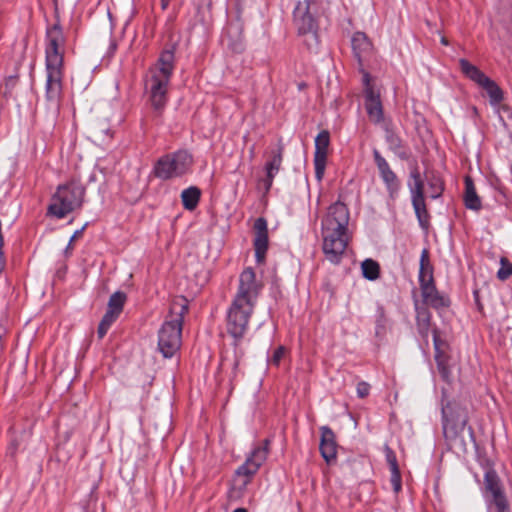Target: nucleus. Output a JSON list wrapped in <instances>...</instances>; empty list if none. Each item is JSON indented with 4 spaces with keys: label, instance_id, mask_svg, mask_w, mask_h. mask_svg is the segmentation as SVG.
<instances>
[{
    "label": "nucleus",
    "instance_id": "nucleus-42",
    "mask_svg": "<svg viewBox=\"0 0 512 512\" xmlns=\"http://www.w3.org/2000/svg\"><path fill=\"white\" fill-rule=\"evenodd\" d=\"M18 81V78L16 76H10L7 80H6V86L7 87H14L16 85Z\"/></svg>",
    "mask_w": 512,
    "mask_h": 512
},
{
    "label": "nucleus",
    "instance_id": "nucleus-12",
    "mask_svg": "<svg viewBox=\"0 0 512 512\" xmlns=\"http://www.w3.org/2000/svg\"><path fill=\"white\" fill-rule=\"evenodd\" d=\"M373 158L377 166L379 176L385 185L389 200L395 201L401 190L400 179L377 149H373Z\"/></svg>",
    "mask_w": 512,
    "mask_h": 512
},
{
    "label": "nucleus",
    "instance_id": "nucleus-3",
    "mask_svg": "<svg viewBox=\"0 0 512 512\" xmlns=\"http://www.w3.org/2000/svg\"><path fill=\"white\" fill-rule=\"evenodd\" d=\"M350 214L342 202L332 204L322 219L323 253L328 261L339 264L349 243Z\"/></svg>",
    "mask_w": 512,
    "mask_h": 512
},
{
    "label": "nucleus",
    "instance_id": "nucleus-16",
    "mask_svg": "<svg viewBox=\"0 0 512 512\" xmlns=\"http://www.w3.org/2000/svg\"><path fill=\"white\" fill-rule=\"evenodd\" d=\"M255 237L253 246L255 250V259L258 264L265 260L266 252L268 250V228L267 221L263 217H259L254 222Z\"/></svg>",
    "mask_w": 512,
    "mask_h": 512
},
{
    "label": "nucleus",
    "instance_id": "nucleus-32",
    "mask_svg": "<svg viewBox=\"0 0 512 512\" xmlns=\"http://www.w3.org/2000/svg\"><path fill=\"white\" fill-rule=\"evenodd\" d=\"M500 264L501 267L497 272V277L500 280L505 281L512 276V264L506 258H501Z\"/></svg>",
    "mask_w": 512,
    "mask_h": 512
},
{
    "label": "nucleus",
    "instance_id": "nucleus-26",
    "mask_svg": "<svg viewBox=\"0 0 512 512\" xmlns=\"http://www.w3.org/2000/svg\"><path fill=\"white\" fill-rule=\"evenodd\" d=\"M481 87L486 91L493 107H497L502 102L503 91L494 80L488 78Z\"/></svg>",
    "mask_w": 512,
    "mask_h": 512
},
{
    "label": "nucleus",
    "instance_id": "nucleus-34",
    "mask_svg": "<svg viewBox=\"0 0 512 512\" xmlns=\"http://www.w3.org/2000/svg\"><path fill=\"white\" fill-rule=\"evenodd\" d=\"M94 136L97 139L104 141L105 138H112V132L105 124L100 123L94 127Z\"/></svg>",
    "mask_w": 512,
    "mask_h": 512
},
{
    "label": "nucleus",
    "instance_id": "nucleus-17",
    "mask_svg": "<svg viewBox=\"0 0 512 512\" xmlns=\"http://www.w3.org/2000/svg\"><path fill=\"white\" fill-rule=\"evenodd\" d=\"M283 146L278 145L276 150L271 151L270 159L265 164V177L261 180L263 183L265 192H269L272 187L273 180L277 173L280 171L283 161Z\"/></svg>",
    "mask_w": 512,
    "mask_h": 512
},
{
    "label": "nucleus",
    "instance_id": "nucleus-36",
    "mask_svg": "<svg viewBox=\"0 0 512 512\" xmlns=\"http://www.w3.org/2000/svg\"><path fill=\"white\" fill-rule=\"evenodd\" d=\"M285 353H286V349L284 346H279L278 348H276L275 351L273 352L272 357L269 360L270 364H272L274 366H279Z\"/></svg>",
    "mask_w": 512,
    "mask_h": 512
},
{
    "label": "nucleus",
    "instance_id": "nucleus-13",
    "mask_svg": "<svg viewBox=\"0 0 512 512\" xmlns=\"http://www.w3.org/2000/svg\"><path fill=\"white\" fill-rule=\"evenodd\" d=\"M484 498L489 508L491 505L508 501L502 482L493 469L487 470L484 475Z\"/></svg>",
    "mask_w": 512,
    "mask_h": 512
},
{
    "label": "nucleus",
    "instance_id": "nucleus-18",
    "mask_svg": "<svg viewBox=\"0 0 512 512\" xmlns=\"http://www.w3.org/2000/svg\"><path fill=\"white\" fill-rule=\"evenodd\" d=\"M321 438L319 450L321 456L327 463H331L336 460L337 456V443L334 432L328 426H322L320 428Z\"/></svg>",
    "mask_w": 512,
    "mask_h": 512
},
{
    "label": "nucleus",
    "instance_id": "nucleus-10",
    "mask_svg": "<svg viewBox=\"0 0 512 512\" xmlns=\"http://www.w3.org/2000/svg\"><path fill=\"white\" fill-rule=\"evenodd\" d=\"M294 24L298 36L311 51L319 47L318 23L309 11L308 2H299L294 9Z\"/></svg>",
    "mask_w": 512,
    "mask_h": 512
},
{
    "label": "nucleus",
    "instance_id": "nucleus-49",
    "mask_svg": "<svg viewBox=\"0 0 512 512\" xmlns=\"http://www.w3.org/2000/svg\"><path fill=\"white\" fill-rule=\"evenodd\" d=\"M441 43H442V44H444V45H447V40L443 37V38L441 39Z\"/></svg>",
    "mask_w": 512,
    "mask_h": 512
},
{
    "label": "nucleus",
    "instance_id": "nucleus-22",
    "mask_svg": "<svg viewBox=\"0 0 512 512\" xmlns=\"http://www.w3.org/2000/svg\"><path fill=\"white\" fill-rule=\"evenodd\" d=\"M465 183V194H464V201L465 206L468 209L478 211L481 209V200L479 196L476 193V189L474 186V182L470 176H466L464 179Z\"/></svg>",
    "mask_w": 512,
    "mask_h": 512
},
{
    "label": "nucleus",
    "instance_id": "nucleus-27",
    "mask_svg": "<svg viewBox=\"0 0 512 512\" xmlns=\"http://www.w3.org/2000/svg\"><path fill=\"white\" fill-rule=\"evenodd\" d=\"M385 129V140L390 148L395 154H397L402 159L406 158L405 154H401L399 150L402 148V140L401 138L387 125L384 127Z\"/></svg>",
    "mask_w": 512,
    "mask_h": 512
},
{
    "label": "nucleus",
    "instance_id": "nucleus-19",
    "mask_svg": "<svg viewBox=\"0 0 512 512\" xmlns=\"http://www.w3.org/2000/svg\"><path fill=\"white\" fill-rule=\"evenodd\" d=\"M411 202L414 208L419 225L423 229L429 226V214L425 204L424 192L411 194Z\"/></svg>",
    "mask_w": 512,
    "mask_h": 512
},
{
    "label": "nucleus",
    "instance_id": "nucleus-37",
    "mask_svg": "<svg viewBox=\"0 0 512 512\" xmlns=\"http://www.w3.org/2000/svg\"><path fill=\"white\" fill-rule=\"evenodd\" d=\"M385 456L390 470H393V468H399L396 455L391 448L386 447Z\"/></svg>",
    "mask_w": 512,
    "mask_h": 512
},
{
    "label": "nucleus",
    "instance_id": "nucleus-28",
    "mask_svg": "<svg viewBox=\"0 0 512 512\" xmlns=\"http://www.w3.org/2000/svg\"><path fill=\"white\" fill-rule=\"evenodd\" d=\"M361 269L363 277L367 280L374 281L379 278L380 266L375 260L365 259L361 264Z\"/></svg>",
    "mask_w": 512,
    "mask_h": 512
},
{
    "label": "nucleus",
    "instance_id": "nucleus-4",
    "mask_svg": "<svg viewBox=\"0 0 512 512\" xmlns=\"http://www.w3.org/2000/svg\"><path fill=\"white\" fill-rule=\"evenodd\" d=\"M175 44L165 48L156 64L150 68L146 89L154 113L159 117L167 102L168 85L174 70Z\"/></svg>",
    "mask_w": 512,
    "mask_h": 512
},
{
    "label": "nucleus",
    "instance_id": "nucleus-9",
    "mask_svg": "<svg viewBox=\"0 0 512 512\" xmlns=\"http://www.w3.org/2000/svg\"><path fill=\"white\" fill-rule=\"evenodd\" d=\"M193 163L192 155L185 150L160 157L154 165L153 173L161 180H169L186 174Z\"/></svg>",
    "mask_w": 512,
    "mask_h": 512
},
{
    "label": "nucleus",
    "instance_id": "nucleus-47",
    "mask_svg": "<svg viewBox=\"0 0 512 512\" xmlns=\"http://www.w3.org/2000/svg\"><path fill=\"white\" fill-rule=\"evenodd\" d=\"M233 512H247L245 508H237Z\"/></svg>",
    "mask_w": 512,
    "mask_h": 512
},
{
    "label": "nucleus",
    "instance_id": "nucleus-31",
    "mask_svg": "<svg viewBox=\"0 0 512 512\" xmlns=\"http://www.w3.org/2000/svg\"><path fill=\"white\" fill-rule=\"evenodd\" d=\"M428 188L430 191L431 198L436 199V198L440 197L444 190L443 182H442L441 178L438 176H435V175L431 176L428 179Z\"/></svg>",
    "mask_w": 512,
    "mask_h": 512
},
{
    "label": "nucleus",
    "instance_id": "nucleus-46",
    "mask_svg": "<svg viewBox=\"0 0 512 512\" xmlns=\"http://www.w3.org/2000/svg\"><path fill=\"white\" fill-rule=\"evenodd\" d=\"M86 225H84L80 230L76 231L73 235V237L71 238V240H73L75 237L79 236V234L82 233V231L85 229Z\"/></svg>",
    "mask_w": 512,
    "mask_h": 512
},
{
    "label": "nucleus",
    "instance_id": "nucleus-50",
    "mask_svg": "<svg viewBox=\"0 0 512 512\" xmlns=\"http://www.w3.org/2000/svg\"><path fill=\"white\" fill-rule=\"evenodd\" d=\"M474 296L477 299V297H478V292L477 291H474Z\"/></svg>",
    "mask_w": 512,
    "mask_h": 512
},
{
    "label": "nucleus",
    "instance_id": "nucleus-6",
    "mask_svg": "<svg viewBox=\"0 0 512 512\" xmlns=\"http://www.w3.org/2000/svg\"><path fill=\"white\" fill-rule=\"evenodd\" d=\"M84 196L85 187L80 181L72 179L68 183L58 186L52 196L48 212L58 219H63L69 213L82 207Z\"/></svg>",
    "mask_w": 512,
    "mask_h": 512
},
{
    "label": "nucleus",
    "instance_id": "nucleus-21",
    "mask_svg": "<svg viewBox=\"0 0 512 512\" xmlns=\"http://www.w3.org/2000/svg\"><path fill=\"white\" fill-rule=\"evenodd\" d=\"M352 49L356 57L361 60L372 49V44L365 33L355 32L351 39Z\"/></svg>",
    "mask_w": 512,
    "mask_h": 512
},
{
    "label": "nucleus",
    "instance_id": "nucleus-11",
    "mask_svg": "<svg viewBox=\"0 0 512 512\" xmlns=\"http://www.w3.org/2000/svg\"><path fill=\"white\" fill-rule=\"evenodd\" d=\"M269 443L270 441L265 439L262 445L255 446L247 456L245 462L237 468L236 475L244 478V486L250 483L252 477L266 461L269 453Z\"/></svg>",
    "mask_w": 512,
    "mask_h": 512
},
{
    "label": "nucleus",
    "instance_id": "nucleus-38",
    "mask_svg": "<svg viewBox=\"0 0 512 512\" xmlns=\"http://www.w3.org/2000/svg\"><path fill=\"white\" fill-rule=\"evenodd\" d=\"M356 392L359 398H365L370 393V385L365 381H360L357 384Z\"/></svg>",
    "mask_w": 512,
    "mask_h": 512
},
{
    "label": "nucleus",
    "instance_id": "nucleus-40",
    "mask_svg": "<svg viewBox=\"0 0 512 512\" xmlns=\"http://www.w3.org/2000/svg\"><path fill=\"white\" fill-rule=\"evenodd\" d=\"M495 512H511L508 501L493 505Z\"/></svg>",
    "mask_w": 512,
    "mask_h": 512
},
{
    "label": "nucleus",
    "instance_id": "nucleus-23",
    "mask_svg": "<svg viewBox=\"0 0 512 512\" xmlns=\"http://www.w3.org/2000/svg\"><path fill=\"white\" fill-rule=\"evenodd\" d=\"M460 68L463 74L468 77L470 80L477 83L480 87L483 83L489 78L482 71L478 69L475 65L471 64L466 59L459 60Z\"/></svg>",
    "mask_w": 512,
    "mask_h": 512
},
{
    "label": "nucleus",
    "instance_id": "nucleus-30",
    "mask_svg": "<svg viewBox=\"0 0 512 512\" xmlns=\"http://www.w3.org/2000/svg\"><path fill=\"white\" fill-rule=\"evenodd\" d=\"M410 178L413 180V182H410V181L408 182V187H409L410 193L414 194L417 192L418 193L424 192V184L421 179L420 172L417 168L413 169L410 172Z\"/></svg>",
    "mask_w": 512,
    "mask_h": 512
},
{
    "label": "nucleus",
    "instance_id": "nucleus-33",
    "mask_svg": "<svg viewBox=\"0 0 512 512\" xmlns=\"http://www.w3.org/2000/svg\"><path fill=\"white\" fill-rule=\"evenodd\" d=\"M386 317L384 308L379 306L377 308V319H376V335H381L385 332Z\"/></svg>",
    "mask_w": 512,
    "mask_h": 512
},
{
    "label": "nucleus",
    "instance_id": "nucleus-8",
    "mask_svg": "<svg viewBox=\"0 0 512 512\" xmlns=\"http://www.w3.org/2000/svg\"><path fill=\"white\" fill-rule=\"evenodd\" d=\"M419 284L424 303L434 309L446 308L450 305L449 297L441 294L434 285L432 268L429 266L428 251L426 249L421 253Z\"/></svg>",
    "mask_w": 512,
    "mask_h": 512
},
{
    "label": "nucleus",
    "instance_id": "nucleus-45",
    "mask_svg": "<svg viewBox=\"0 0 512 512\" xmlns=\"http://www.w3.org/2000/svg\"><path fill=\"white\" fill-rule=\"evenodd\" d=\"M239 362H240V360H239V358L236 356V357H235V360H234V363H233V369H234V371H236V369L238 368V366H239Z\"/></svg>",
    "mask_w": 512,
    "mask_h": 512
},
{
    "label": "nucleus",
    "instance_id": "nucleus-41",
    "mask_svg": "<svg viewBox=\"0 0 512 512\" xmlns=\"http://www.w3.org/2000/svg\"><path fill=\"white\" fill-rule=\"evenodd\" d=\"M110 328L108 326H106L105 324H103L102 322L99 323V326H98V329H97V334H98V337L100 339H102L108 332Z\"/></svg>",
    "mask_w": 512,
    "mask_h": 512
},
{
    "label": "nucleus",
    "instance_id": "nucleus-35",
    "mask_svg": "<svg viewBox=\"0 0 512 512\" xmlns=\"http://www.w3.org/2000/svg\"><path fill=\"white\" fill-rule=\"evenodd\" d=\"M391 471V484L393 487V490L395 493H398L402 489V479H401V473L399 468H393Z\"/></svg>",
    "mask_w": 512,
    "mask_h": 512
},
{
    "label": "nucleus",
    "instance_id": "nucleus-48",
    "mask_svg": "<svg viewBox=\"0 0 512 512\" xmlns=\"http://www.w3.org/2000/svg\"><path fill=\"white\" fill-rule=\"evenodd\" d=\"M110 49H111L112 51H115V49H116V43H115V42H112V43H111V45H110Z\"/></svg>",
    "mask_w": 512,
    "mask_h": 512
},
{
    "label": "nucleus",
    "instance_id": "nucleus-44",
    "mask_svg": "<svg viewBox=\"0 0 512 512\" xmlns=\"http://www.w3.org/2000/svg\"><path fill=\"white\" fill-rule=\"evenodd\" d=\"M3 268H4V258H3L2 249H0V273L2 272Z\"/></svg>",
    "mask_w": 512,
    "mask_h": 512
},
{
    "label": "nucleus",
    "instance_id": "nucleus-1",
    "mask_svg": "<svg viewBox=\"0 0 512 512\" xmlns=\"http://www.w3.org/2000/svg\"><path fill=\"white\" fill-rule=\"evenodd\" d=\"M261 288L253 268H245L239 276L237 292L227 311V331L236 341L241 340L248 330Z\"/></svg>",
    "mask_w": 512,
    "mask_h": 512
},
{
    "label": "nucleus",
    "instance_id": "nucleus-39",
    "mask_svg": "<svg viewBox=\"0 0 512 512\" xmlns=\"http://www.w3.org/2000/svg\"><path fill=\"white\" fill-rule=\"evenodd\" d=\"M118 317H119V315L116 314L115 312L106 310V313L104 314V316L100 322H102L103 324H105L106 326H108L110 328L111 325L117 320Z\"/></svg>",
    "mask_w": 512,
    "mask_h": 512
},
{
    "label": "nucleus",
    "instance_id": "nucleus-43",
    "mask_svg": "<svg viewBox=\"0 0 512 512\" xmlns=\"http://www.w3.org/2000/svg\"><path fill=\"white\" fill-rule=\"evenodd\" d=\"M171 0H161V8L162 10H166L170 4Z\"/></svg>",
    "mask_w": 512,
    "mask_h": 512
},
{
    "label": "nucleus",
    "instance_id": "nucleus-15",
    "mask_svg": "<svg viewBox=\"0 0 512 512\" xmlns=\"http://www.w3.org/2000/svg\"><path fill=\"white\" fill-rule=\"evenodd\" d=\"M365 109L371 122L374 124H381L384 122L383 106L380 99V94L375 92L373 87L370 86L368 75H365Z\"/></svg>",
    "mask_w": 512,
    "mask_h": 512
},
{
    "label": "nucleus",
    "instance_id": "nucleus-5",
    "mask_svg": "<svg viewBox=\"0 0 512 512\" xmlns=\"http://www.w3.org/2000/svg\"><path fill=\"white\" fill-rule=\"evenodd\" d=\"M442 432L450 448H466L464 432L467 430L471 442H475L474 430L468 426L469 416L466 408L455 402L442 406Z\"/></svg>",
    "mask_w": 512,
    "mask_h": 512
},
{
    "label": "nucleus",
    "instance_id": "nucleus-25",
    "mask_svg": "<svg viewBox=\"0 0 512 512\" xmlns=\"http://www.w3.org/2000/svg\"><path fill=\"white\" fill-rule=\"evenodd\" d=\"M200 196L201 191L195 186L184 189L181 193V200L184 208L189 211L194 210L199 203Z\"/></svg>",
    "mask_w": 512,
    "mask_h": 512
},
{
    "label": "nucleus",
    "instance_id": "nucleus-29",
    "mask_svg": "<svg viewBox=\"0 0 512 512\" xmlns=\"http://www.w3.org/2000/svg\"><path fill=\"white\" fill-rule=\"evenodd\" d=\"M127 296L124 292L116 291L114 292L108 301L107 310L111 312H115L116 314L120 315L124 304L126 302Z\"/></svg>",
    "mask_w": 512,
    "mask_h": 512
},
{
    "label": "nucleus",
    "instance_id": "nucleus-20",
    "mask_svg": "<svg viewBox=\"0 0 512 512\" xmlns=\"http://www.w3.org/2000/svg\"><path fill=\"white\" fill-rule=\"evenodd\" d=\"M433 342L435 348V361L437 364L438 371L441 374L442 378L445 381H448L450 377V369L447 364V358L440 349L442 341L440 340L436 329L433 330Z\"/></svg>",
    "mask_w": 512,
    "mask_h": 512
},
{
    "label": "nucleus",
    "instance_id": "nucleus-7",
    "mask_svg": "<svg viewBox=\"0 0 512 512\" xmlns=\"http://www.w3.org/2000/svg\"><path fill=\"white\" fill-rule=\"evenodd\" d=\"M187 312V306L183 305L180 311L166 320L158 332V349L164 358H172L180 349L183 316Z\"/></svg>",
    "mask_w": 512,
    "mask_h": 512
},
{
    "label": "nucleus",
    "instance_id": "nucleus-2",
    "mask_svg": "<svg viewBox=\"0 0 512 512\" xmlns=\"http://www.w3.org/2000/svg\"><path fill=\"white\" fill-rule=\"evenodd\" d=\"M66 38L59 23L49 26L45 38V97L50 107L58 110L62 95L64 46Z\"/></svg>",
    "mask_w": 512,
    "mask_h": 512
},
{
    "label": "nucleus",
    "instance_id": "nucleus-14",
    "mask_svg": "<svg viewBox=\"0 0 512 512\" xmlns=\"http://www.w3.org/2000/svg\"><path fill=\"white\" fill-rule=\"evenodd\" d=\"M330 135L327 130H322L315 138L314 167L315 177L322 180L325 172Z\"/></svg>",
    "mask_w": 512,
    "mask_h": 512
},
{
    "label": "nucleus",
    "instance_id": "nucleus-24",
    "mask_svg": "<svg viewBox=\"0 0 512 512\" xmlns=\"http://www.w3.org/2000/svg\"><path fill=\"white\" fill-rule=\"evenodd\" d=\"M416 326L423 338H428L431 326V313L426 308L416 309Z\"/></svg>",
    "mask_w": 512,
    "mask_h": 512
}]
</instances>
